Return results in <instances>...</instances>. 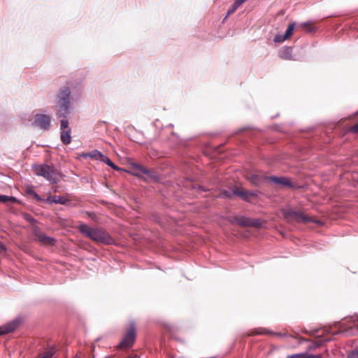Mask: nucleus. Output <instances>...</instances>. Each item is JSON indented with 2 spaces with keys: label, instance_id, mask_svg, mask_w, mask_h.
Segmentation results:
<instances>
[{
  "label": "nucleus",
  "instance_id": "15",
  "mask_svg": "<svg viewBox=\"0 0 358 358\" xmlns=\"http://www.w3.org/2000/svg\"><path fill=\"white\" fill-rule=\"evenodd\" d=\"M71 129L61 131L60 138L64 145H69L71 142Z\"/></svg>",
  "mask_w": 358,
  "mask_h": 358
},
{
  "label": "nucleus",
  "instance_id": "25",
  "mask_svg": "<svg viewBox=\"0 0 358 358\" xmlns=\"http://www.w3.org/2000/svg\"><path fill=\"white\" fill-rule=\"evenodd\" d=\"M348 358H358V348L350 351L348 355Z\"/></svg>",
  "mask_w": 358,
  "mask_h": 358
},
{
  "label": "nucleus",
  "instance_id": "17",
  "mask_svg": "<svg viewBox=\"0 0 358 358\" xmlns=\"http://www.w3.org/2000/svg\"><path fill=\"white\" fill-rule=\"evenodd\" d=\"M99 160L104 162L108 166H110L115 170H120L110 159L108 156L101 153Z\"/></svg>",
  "mask_w": 358,
  "mask_h": 358
},
{
  "label": "nucleus",
  "instance_id": "40",
  "mask_svg": "<svg viewBox=\"0 0 358 358\" xmlns=\"http://www.w3.org/2000/svg\"><path fill=\"white\" fill-rule=\"evenodd\" d=\"M41 358H45V357H41Z\"/></svg>",
  "mask_w": 358,
  "mask_h": 358
},
{
  "label": "nucleus",
  "instance_id": "10",
  "mask_svg": "<svg viewBox=\"0 0 358 358\" xmlns=\"http://www.w3.org/2000/svg\"><path fill=\"white\" fill-rule=\"evenodd\" d=\"M20 323L18 319L13 320L9 322L0 326V336L7 334L15 331Z\"/></svg>",
  "mask_w": 358,
  "mask_h": 358
},
{
  "label": "nucleus",
  "instance_id": "21",
  "mask_svg": "<svg viewBox=\"0 0 358 358\" xmlns=\"http://www.w3.org/2000/svg\"><path fill=\"white\" fill-rule=\"evenodd\" d=\"M16 198L6 195H0V202L6 203L8 201L15 202Z\"/></svg>",
  "mask_w": 358,
  "mask_h": 358
},
{
  "label": "nucleus",
  "instance_id": "3",
  "mask_svg": "<svg viewBox=\"0 0 358 358\" xmlns=\"http://www.w3.org/2000/svg\"><path fill=\"white\" fill-rule=\"evenodd\" d=\"M32 170L36 175L43 177L52 184H57L59 182V173L52 165L34 164Z\"/></svg>",
  "mask_w": 358,
  "mask_h": 358
},
{
  "label": "nucleus",
  "instance_id": "14",
  "mask_svg": "<svg viewBox=\"0 0 358 358\" xmlns=\"http://www.w3.org/2000/svg\"><path fill=\"white\" fill-rule=\"evenodd\" d=\"M246 179L253 185L255 186H259L264 180L265 179V177H263L262 176H259L258 174L255 173H248L246 176Z\"/></svg>",
  "mask_w": 358,
  "mask_h": 358
},
{
  "label": "nucleus",
  "instance_id": "5",
  "mask_svg": "<svg viewBox=\"0 0 358 358\" xmlns=\"http://www.w3.org/2000/svg\"><path fill=\"white\" fill-rule=\"evenodd\" d=\"M136 328L134 322L130 324L129 329L127 331L122 341L118 345L120 348H128L133 345L136 341Z\"/></svg>",
  "mask_w": 358,
  "mask_h": 358
},
{
  "label": "nucleus",
  "instance_id": "32",
  "mask_svg": "<svg viewBox=\"0 0 358 358\" xmlns=\"http://www.w3.org/2000/svg\"><path fill=\"white\" fill-rule=\"evenodd\" d=\"M33 196L37 200V201H41L42 199L41 198V196L36 192Z\"/></svg>",
  "mask_w": 358,
  "mask_h": 358
},
{
  "label": "nucleus",
  "instance_id": "38",
  "mask_svg": "<svg viewBox=\"0 0 358 358\" xmlns=\"http://www.w3.org/2000/svg\"><path fill=\"white\" fill-rule=\"evenodd\" d=\"M199 188L202 190V191H206V189H204L203 187H199Z\"/></svg>",
  "mask_w": 358,
  "mask_h": 358
},
{
  "label": "nucleus",
  "instance_id": "24",
  "mask_svg": "<svg viewBox=\"0 0 358 358\" xmlns=\"http://www.w3.org/2000/svg\"><path fill=\"white\" fill-rule=\"evenodd\" d=\"M222 196L227 197V198H231L234 195H236L234 193V190L232 192L229 190H223L221 193Z\"/></svg>",
  "mask_w": 358,
  "mask_h": 358
},
{
  "label": "nucleus",
  "instance_id": "9",
  "mask_svg": "<svg viewBox=\"0 0 358 358\" xmlns=\"http://www.w3.org/2000/svg\"><path fill=\"white\" fill-rule=\"evenodd\" d=\"M265 179L268 180L269 182L277 185H281L283 187H287L289 188L294 187V185L292 182V181L287 177L283 176H265Z\"/></svg>",
  "mask_w": 358,
  "mask_h": 358
},
{
  "label": "nucleus",
  "instance_id": "2",
  "mask_svg": "<svg viewBox=\"0 0 358 358\" xmlns=\"http://www.w3.org/2000/svg\"><path fill=\"white\" fill-rule=\"evenodd\" d=\"M70 96L71 91L68 87L65 86L59 89L56 100L57 117H67L70 114L71 110Z\"/></svg>",
  "mask_w": 358,
  "mask_h": 358
},
{
  "label": "nucleus",
  "instance_id": "1",
  "mask_svg": "<svg viewBox=\"0 0 358 358\" xmlns=\"http://www.w3.org/2000/svg\"><path fill=\"white\" fill-rule=\"evenodd\" d=\"M78 229L95 242L106 245H112L115 243L112 236L103 228H91L86 224H81L78 227Z\"/></svg>",
  "mask_w": 358,
  "mask_h": 358
},
{
  "label": "nucleus",
  "instance_id": "29",
  "mask_svg": "<svg viewBox=\"0 0 358 358\" xmlns=\"http://www.w3.org/2000/svg\"><path fill=\"white\" fill-rule=\"evenodd\" d=\"M350 131L354 134L358 133V122L350 127Z\"/></svg>",
  "mask_w": 358,
  "mask_h": 358
},
{
  "label": "nucleus",
  "instance_id": "7",
  "mask_svg": "<svg viewBox=\"0 0 358 358\" xmlns=\"http://www.w3.org/2000/svg\"><path fill=\"white\" fill-rule=\"evenodd\" d=\"M34 124L43 130H48L51 126V116L45 114H36Z\"/></svg>",
  "mask_w": 358,
  "mask_h": 358
},
{
  "label": "nucleus",
  "instance_id": "39",
  "mask_svg": "<svg viewBox=\"0 0 358 358\" xmlns=\"http://www.w3.org/2000/svg\"><path fill=\"white\" fill-rule=\"evenodd\" d=\"M266 334H273V333L269 331H266Z\"/></svg>",
  "mask_w": 358,
  "mask_h": 358
},
{
  "label": "nucleus",
  "instance_id": "22",
  "mask_svg": "<svg viewBox=\"0 0 358 358\" xmlns=\"http://www.w3.org/2000/svg\"><path fill=\"white\" fill-rule=\"evenodd\" d=\"M68 129H71V128L69 127V120L66 119V117H64V119L61 120L60 130L63 131Z\"/></svg>",
  "mask_w": 358,
  "mask_h": 358
},
{
  "label": "nucleus",
  "instance_id": "28",
  "mask_svg": "<svg viewBox=\"0 0 358 358\" xmlns=\"http://www.w3.org/2000/svg\"><path fill=\"white\" fill-rule=\"evenodd\" d=\"M260 194V192L258 190H254V191H249V196L252 197H257L259 194Z\"/></svg>",
  "mask_w": 358,
  "mask_h": 358
},
{
  "label": "nucleus",
  "instance_id": "23",
  "mask_svg": "<svg viewBox=\"0 0 358 358\" xmlns=\"http://www.w3.org/2000/svg\"><path fill=\"white\" fill-rule=\"evenodd\" d=\"M55 352V347L52 346L50 348V349L48 350H47L45 352L44 355L42 357L52 358V356L54 355Z\"/></svg>",
  "mask_w": 358,
  "mask_h": 358
},
{
  "label": "nucleus",
  "instance_id": "41",
  "mask_svg": "<svg viewBox=\"0 0 358 358\" xmlns=\"http://www.w3.org/2000/svg\"><path fill=\"white\" fill-rule=\"evenodd\" d=\"M357 184H358V180H357Z\"/></svg>",
  "mask_w": 358,
  "mask_h": 358
},
{
  "label": "nucleus",
  "instance_id": "33",
  "mask_svg": "<svg viewBox=\"0 0 358 358\" xmlns=\"http://www.w3.org/2000/svg\"><path fill=\"white\" fill-rule=\"evenodd\" d=\"M33 196L37 200V201H41L42 199L41 198V196L36 192Z\"/></svg>",
  "mask_w": 358,
  "mask_h": 358
},
{
  "label": "nucleus",
  "instance_id": "19",
  "mask_svg": "<svg viewBox=\"0 0 358 358\" xmlns=\"http://www.w3.org/2000/svg\"><path fill=\"white\" fill-rule=\"evenodd\" d=\"M287 358H322L320 355H309L307 353H299L288 355Z\"/></svg>",
  "mask_w": 358,
  "mask_h": 358
},
{
  "label": "nucleus",
  "instance_id": "31",
  "mask_svg": "<svg viewBox=\"0 0 358 358\" xmlns=\"http://www.w3.org/2000/svg\"><path fill=\"white\" fill-rule=\"evenodd\" d=\"M35 193L36 192L31 188L27 189V194L29 195L33 196Z\"/></svg>",
  "mask_w": 358,
  "mask_h": 358
},
{
  "label": "nucleus",
  "instance_id": "35",
  "mask_svg": "<svg viewBox=\"0 0 358 358\" xmlns=\"http://www.w3.org/2000/svg\"><path fill=\"white\" fill-rule=\"evenodd\" d=\"M309 24H310V22H306L302 23L301 25L303 26V27H306V26H308Z\"/></svg>",
  "mask_w": 358,
  "mask_h": 358
},
{
  "label": "nucleus",
  "instance_id": "26",
  "mask_svg": "<svg viewBox=\"0 0 358 358\" xmlns=\"http://www.w3.org/2000/svg\"><path fill=\"white\" fill-rule=\"evenodd\" d=\"M24 218L30 223H34L36 222V220L33 217V216L28 213L24 215Z\"/></svg>",
  "mask_w": 358,
  "mask_h": 358
},
{
  "label": "nucleus",
  "instance_id": "27",
  "mask_svg": "<svg viewBox=\"0 0 358 358\" xmlns=\"http://www.w3.org/2000/svg\"><path fill=\"white\" fill-rule=\"evenodd\" d=\"M245 1L246 0H236L234 2L233 6L238 9Z\"/></svg>",
  "mask_w": 358,
  "mask_h": 358
},
{
  "label": "nucleus",
  "instance_id": "20",
  "mask_svg": "<svg viewBox=\"0 0 358 358\" xmlns=\"http://www.w3.org/2000/svg\"><path fill=\"white\" fill-rule=\"evenodd\" d=\"M234 193L240 196L242 199L245 201H250L249 191L248 190H239L237 188L234 189Z\"/></svg>",
  "mask_w": 358,
  "mask_h": 358
},
{
  "label": "nucleus",
  "instance_id": "36",
  "mask_svg": "<svg viewBox=\"0 0 358 358\" xmlns=\"http://www.w3.org/2000/svg\"><path fill=\"white\" fill-rule=\"evenodd\" d=\"M308 31V32H313L315 31V28L314 27H310Z\"/></svg>",
  "mask_w": 358,
  "mask_h": 358
},
{
  "label": "nucleus",
  "instance_id": "12",
  "mask_svg": "<svg viewBox=\"0 0 358 358\" xmlns=\"http://www.w3.org/2000/svg\"><path fill=\"white\" fill-rule=\"evenodd\" d=\"M278 55L281 59L285 60H296L292 55V48L291 47L285 46L279 50Z\"/></svg>",
  "mask_w": 358,
  "mask_h": 358
},
{
  "label": "nucleus",
  "instance_id": "13",
  "mask_svg": "<svg viewBox=\"0 0 358 358\" xmlns=\"http://www.w3.org/2000/svg\"><path fill=\"white\" fill-rule=\"evenodd\" d=\"M233 221L242 227L256 225V222L244 216L235 217Z\"/></svg>",
  "mask_w": 358,
  "mask_h": 358
},
{
  "label": "nucleus",
  "instance_id": "16",
  "mask_svg": "<svg viewBox=\"0 0 358 358\" xmlns=\"http://www.w3.org/2000/svg\"><path fill=\"white\" fill-rule=\"evenodd\" d=\"M47 201L49 203H59L62 205H65L69 201V200L66 197L56 195L48 197Z\"/></svg>",
  "mask_w": 358,
  "mask_h": 358
},
{
  "label": "nucleus",
  "instance_id": "4",
  "mask_svg": "<svg viewBox=\"0 0 358 358\" xmlns=\"http://www.w3.org/2000/svg\"><path fill=\"white\" fill-rule=\"evenodd\" d=\"M284 216L287 219H292L297 222H317L311 217L305 215L300 211L293 208H288L284 212Z\"/></svg>",
  "mask_w": 358,
  "mask_h": 358
},
{
  "label": "nucleus",
  "instance_id": "37",
  "mask_svg": "<svg viewBox=\"0 0 358 358\" xmlns=\"http://www.w3.org/2000/svg\"><path fill=\"white\" fill-rule=\"evenodd\" d=\"M128 358H138L137 355H131Z\"/></svg>",
  "mask_w": 358,
  "mask_h": 358
},
{
  "label": "nucleus",
  "instance_id": "11",
  "mask_svg": "<svg viewBox=\"0 0 358 358\" xmlns=\"http://www.w3.org/2000/svg\"><path fill=\"white\" fill-rule=\"evenodd\" d=\"M294 27H295L294 22L289 24L285 33L284 34V35L277 34L275 36L274 40H273L274 42L280 43V42H283L285 40H287L292 34Z\"/></svg>",
  "mask_w": 358,
  "mask_h": 358
},
{
  "label": "nucleus",
  "instance_id": "18",
  "mask_svg": "<svg viewBox=\"0 0 358 358\" xmlns=\"http://www.w3.org/2000/svg\"><path fill=\"white\" fill-rule=\"evenodd\" d=\"M101 153V152L100 151H99L97 150H94L92 152H84V153L81 154L80 156L84 157V158H85V159H88L89 158V159H99Z\"/></svg>",
  "mask_w": 358,
  "mask_h": 358
},
{
  "label": "nucleus",
  "instance_id": "30",
  "mask_svg": "<svg viewBox=\"0 0 358 358\" xmlns=\"http://www.w3.org/2000/svg\"><path fill=\"white\" fill-rule=\"evenodd\" d=\"M237 8H236L233 5L231 6V7L227 11V16L225 17L224 19H226L229 15H230L231 14H232L234 12H235V10H236Z\"/></svg>",
  "mask_w": 358,
  "mask_h": 358
},
{
  "label": "nucleus",
  "instance_id": "8",
  "mask_svg": "<svg viewBox=\"0 0 358 358\" xmlns=\"http://www.w3.org/2000/svg\"><path fill=\"white\" fill-rule=\"evenodd\" d=\"M32 232L36 238L43 244L52 245L55 243V238L46 236L38 227H34Z\"/></svg>",
  "mask_w": 358,
  "mask_h": 358
},
{
  "label": "nucleus",
  "instance_id": "6",
  "mask_svg": "<svg viewBox=\"0 0 358 358\" xmlns=\"http://www.w3.org/2000/svg\"><path fill=\"white\" fill-rule=\"evenodd\" d=\"M134 168L135 172L134 174L138 177H141V174H145L146 178L145 180L150 181H157L159 179V175L152 170L148 169L146 167L140 165V164H134Z\"/></svg>",
  "mask_w": 358,
  "mask_h": 358
},
{
  "label": "nucleus",
  "instance_id": "34",
  "mask_svg": "<svg viewBox=\"0 0 358 358\" xmlns=\"http://www.w3.org/2000/svg\"><path fill=\"white\" fill-rule=\"evenodd\" d=\"M5 250H6L5 245L1 242H0V251H5Z\"/></svg>",
  "mask_w": 358,
  "mask_h": 358
}]
</instances>
